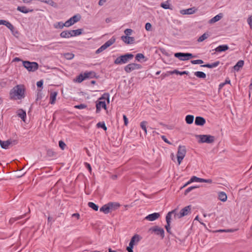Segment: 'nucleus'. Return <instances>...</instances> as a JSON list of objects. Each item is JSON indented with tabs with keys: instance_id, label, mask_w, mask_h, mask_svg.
Here are the masks:
<instances>
[{
	"instance_id": "6ab92c4d",
	"label": "nucleus",
	"mask_w": 252,
	"mask_h": 252,
	"mask_svg": "<svg viewBox=\"0 0 252 252\" xmlns=\"http://www.w3.org/2000/svg\"><path fill=\"white\" fill-rule=\"evenodd\" d=\"M121 39L126 44H132L134 41L133 37L129 36L123 35L121 36Z\"/></svg>"
},
{
	"instance_id": "dca6fc26",
	"label": "nucleus",
	"mask_w": 252,
	"mask_h": 252,
	"mask_svg": "<svg viewBox=\"0 0 252 252\" xmlns=\"http://www.w3.org/2000/svg\"><path fill=\"white\" fill-rule=\"evenodd\" d=\"M111 204H106L102 206L99 209L100 212L107 214L111 212Z\"/></svg>"
},
{
	"instance_id": "423d86ee",
	"label": "nucleus",
	"mask_w": 252,
	"mask_h": 252,
	"mask_svg": "<svg viewBox=\"0 0 252 252\" xmlns=\"http://www.w3.org/2000/svg\"><path fill=\"white\" fill-rule=\"evenodd\" d=\"M23 66L29 71L34 72L38 68V64L36 62H30L29 61H23Z\"/></svg>"
},
{
	"instance_id": "39448f33",
	"label": "nucleus",
	"mask_w": 252,
	"mask_h": 252,
	"mask_svg": "<svg viewBox=\"0 0 252 252\" xmlns=\"http://www.w3.org/2000/svg\"><path fill=\"white\" fill-rule=\"evenodd\" d=\"M196 137L198 138V142L199 143H213L215 140V137L214 136L211 135H197Z\"/></svg>"
},
{
	"instance_id": "603ef678",
	"label": "nucleus",
	"mask_w": 252,
	"mask_h": 252,
	"mask_svg": "<svg viewBox=\"0 0 252 252\" xmlns=\"http://www.w3.org/2000/svg\"><path fill=\"white\" fill-rule=\"evenodd\" d=\"M248 23L250 25V28L252 29V16H250L248 17L247 20Z\"/></svg>"
},
{
	"instance_id": "f03ea898",
	"label": "nucleus",
	"mask_w": 252,
	"mask_h": 252,
	"mask_svg": "<svg viewBox=\"0 0 252 252\" xmlns=\"http://www.w3.org/2000/svg\"><path fill=\"white\" fill-rule=\"evenodd\" d=\"M109 103V94L108 93H105L96 101V113L100 112L101 109H106V101Z\"/></svg>"
},
{
	"instance_id": "393cba45",
	"label": "nucleus",
	"mask_w": 252,
	"mask_h": 252,
	"mask_svg": "<svg viewBox=\"0 0 252 252\" xmlns=\"http://www.w3.org/2000/svg\"><path fill=\"white\" fill-rule=\"evenodd\" d=\"M17 9L23 13H28L33 11V9H28L26 6H18Z\"/></svg>"
},
{
	"instance_id": "774afa93",
	"label": "nucleus",
	"mask_w": 252,
	"mask_h": 252,
	"mask_svg": "<svg viewBox=\"0 0 252 252\" xmlns=\"http://www.w3.org/2000/svg\"><path fill=\"white\" fill-rule=\"evenodd\" d=\"M225 84H230V80L227 78L225 80V81L224 82Z\"/></svg>"
},
{
	"instance_id": "6e6552de",
	"label": "nucleus",
	"mask_w": 252,
	"mask_h": 252,
	"mask_svg": "<svg viewBox=\"0 0 252 252\" xmlns=\"http://www.w3.org/2000/svg\"><path fill=\"white\" fill-rule=\"evenodd\" d=\"M186 154V149L185 146H179L178 149L177 157L178 164H180Z\"/></svg>"
},
{
	"instance_id": "c756f323",
	"label": "nucleus",
	"mask_w": 252,
	"mask_h": 252,
	"mask_svg": "<svg viewBox=\"0 0 252 252\" xmlns=\"http://www.w3.org/2000/svg\"><path fill=\"white\" fill-rule=\"evenodd\" d=\"M218 196L219 200L222 202L226 201L227 198L226 193L223 191L220 192Z\"/></svg>"
},
{
	"instance_id": "7c9ffc66",
	"label": "nucleus",
	"mask_w": 252,
	"mask_h": 252,
	"mask_svg": "<svg viewBox=\"0 0 252 252\" xmlns=\"http://www.w3.org/2000/svg\"><path fill=\"white\" fill-rule=\"evenodd\" d=\"M244 62L243 60L239 61L234 66L233 68L235 70L238 71L241 67L244 65Z\"/></svg>"
},
{
	"instance_id": "cd10ccee",
	"label": "nucleus",
	"mask_w": 252,
	"mask_h": 252,
	"mask_svg": "<svg viewBox=\"0 0 252 252\" xmlns=\"http://www.w3.org/2000/svg\"><path fill=\"white\" fill-rule=\"evenodd\" d=\"M198 178H199L198 177L195 176H192L191 177V178L190 179V180L187 183H186L181 188V189L186 187L187 186H188V185L190 184V183H191L192 182H198V180H199Z\"/></svg>"
},
{
	"instance_id": "5701e85b",
	"label": "nucleus",
	"mask_w": 252,
	"mask_h": 252,
	"mask_svg": "<svg viewBox=\"0 0 252 252\" xmlns=\"http://www.w3.org/2000/svg\"><path fill=\"white\" fill-rule=\"evenodd\" d=\"M222 17V13H220V14L217 15L216 16H215V17H214L213 18H212V19H211L209 20V23L210 24H213L214 23H216V22L219 21Z\"/></svg>"
},
{
	"instance_id": "72a5a7b5",
	"label": "nucleus",
	"mask_w": 252,
	"mask_h": 252,
	"mask_svg": "<svg viewBox=\"0 0 252 252\" xmlns=\"http://www.w3.org/2000/svg\"><path fill=\"white\" fill-rule=\"evenodd\" d=\"M160 6L165 9H172V6L169 3V1L167 0L165 2H162L160 4Z\"/></svg>"
},
{
	"instance_id": "a19ab883",
	"label": "nucleus",
	"mask_w": 252,
	"mask_h": 252,
	"mask_svg": "<svg viewBox=\"0 0 252 252\" xmlns=\"http://www.w3.org/2000/svg\"><path fill=\"white\" fill-rule=\"evenodd\" d=\"M108 204H111L112 205V206L111 207V211L118 208L120 206L119 203L116 202H110L108 203Z\"/></svg>"
},
{
	"instance_id": "ea45409f",
	"label": "nucleus",
	"mask_w": 252,
	"mask_h": 252,
	"mask_svg": "<svg viewBox=\"0 0 252 252\" xmlns=\"http://www.w3.org/2000/svg\"><path fill=\"white\" fill-rule=\"evenodd\" d=\"M64 27H65V23L62 22H59L54 25V27L56 29H63Z\"/></svg>"
},
{
	"instance_id": "f257e3e1",
	"label": "nucleus",
	"mask_w": 252,
	"mask_h": 252,
	"mask_svg": "<svg viewBox=\"0 0 252 252\" xmlns=\"http://www.w3.org/2000/svg\"><path fill=\"white\" fill-rule=\"evenodd\" d=\"M25 89L23 85H17L13 87L9 92L11 99H21L25 97Z\"/></svg>"
},
{
	"instance_id": "4be33fe9",
	"label": "nucleus",
	"mask_w": 252,
	"mask_h": 252,
	"mask_svg": "<svg viewBox=\"0 0 252 252\" xmlns=\"http://www.w3.org/2000/svg\"><path fill=\"white\" fill-rule=\"evenodd\" d=\"M11 143L10 140L2 141L0 140V145L2 149H7Z\"/></svg>"
},
{
	"instance_id": "bb28decb",
	"label": "nucleus",
	"mask_w": 252,
	"mask_h": 252,
	"mask_svg": "<svg viewBox=\"0 0 252 252\" xmlns=\"http://www.w3.org/2000/svg\"><path fill=\"white\" fill-rule=\"evenodd\" d=\"M57 94H58V93L56 92H52L50 94V103L51 104H55Z\"/></svg>"
},
{
	"instance_id": "bf43d9fd",
	"label": "nucleus",
	"mask_w": 252,
	"mask_h": 252,
	"mask_svg": "<svg viewBox=\"0 0 252 252\" xmlns=\"http://www.w3.org/2000/svg\"><path fill=\"white\" fill-rule=\"evenodd\" d=\"M219 232H234V230L231 229H227V230H225V229H223V230H222V229H220V230L218 231Z\"/></svg>"
},
{
	"instance_id": "37998d69",
	"label": "nucleus",
	"mask_w": 252,
	"mask_h": 252,
	"mask_svg": "<svg viewBox=\"0 0 252 252\" xmlns=\"http://www.w3.org/2000/svg\"><path fill=\"white\" fill-rule=\"evenodd\" d=\"M87 107L85 104H80L79 105H75L74 107L76 109H83L86 108Z\"/></svg>"
},
{
	"instance_id": "c9c22d12",
	"label": "nucleus",
	"mask_w": 252,
	"mask_h": 252,
	"mask_svg": "<svg viewBox=\"0 0 252 252\" xmlns=\"http://www.w3.org/2000/svg\"><path fill=\"white\" fill-rule=\"evenodd\" d=\"M4 25L9 29L12 32H13L14 27L9 22L5 20Z\"/></svg>"
},
{
	"instance_id": "473e14b6",
	"label": "nucleus",
	"mask_w": 252,
	"mask_h": 252,
	"mask_svg": "<svg viewBox=\"0 0 252 252\" xmlns=\"http://www.w3.org/2000/svg\"><path fill=\"white\" fill-rule=\"evenodd\" d=\"M169 73L170 74H180L181 75H184V74L188 75L189 74L188 71H179L176 69H175L173 71H170Z\"/></svg>"
},
{
	"instance_id": "79ce46f5",
	"label": "nucleus",
	"mask_w": 252,
	"mask_h": 252,
	"mask_svg": "<svg viewBox=\"0 0 252 252\" xmlns=\"http://www.w3.org/2000/svg\"><path fill=\"white\" fill-rule=\"evenodd\" d=\"M96 126L98 128L100 127L103 128L104 130H107V127L105 126L104 122H99L96 124Z\"/></svg>"
},
{
	"instance_id": "e2e57ef3",
	"label": "nucleus",
	"mask_w": 252,
	"mask_h": 252,
	"mask_svg": "<svg viewBox=\"0 0 252 252\" xmlns=\"http://www.w3.org/2000/svg\"><path fill=\"white\" fill-rule=\"evenodd\" d=\"M146 123V122L143 121V130H144L145 132L147 133V129L145 125Z\"/></svg>"
},
{
	"instance_id": "e433bc0d",
	"label": "nucleus",
	"mask_w": 252,
	"mask_h": 252,
	"mask_svg": "<svg viewBox=\"0 0 252 252\" xmlns=\"http://www.w3.org/2000/svg\"><path fill=\"white\" fill-rule=\"evenodd\" d=\"M209 36V34L207 32L204 33L201 36H200L197 39V41L198 42H202L206 39H207Z\"/></svg>"
},
{
	"instance_id": "4d7b16f0",
	"label": "nucleus",
	"mask_w": 252,
	"mask_h": 252,
	"mask_svg": "<svg viewBox=\"0 0 252 252\" xmlns=\"http://www.w3.org/2000/svg\"><path fill=\"white\" fill-rule=\"evenodd\" d=\"M142 59V53H138L135 57V59L137 61H140Z\"/></svg>"
},
{
	"instance_id": "f3484780",
	"label": "nucleus",
	"mask_w": 252,
	"mask_h": 252,
	"mask_svg": "<svg viewBox=\"0 0 252 252\" xmlns=\"http://www.w3.org/2000/svg\"><path fill=\"white\" fill-rule=\"evenodd\" d=\"M159 217L160 214L158 213H154L146 216L145 219L149 221H154L158 219Z\"/></svg>"
},
{
	"instance_id": "f704fd0d",
	"label": "nucleus",
	"mask_w": 252,
	"mask_h": 252,
	"mask_svg": "<svg viewBox=\"0 0 252 252\" xmlns=\"http://www.w3.org/2000/svg\"><path fill=\"white\" fill-rule=\"evenodd\" d=\"M194 75L199 78H205L206 74L202 71H196L194 72Z\"/></svg>"
},
{
	"instance_id": "20e7f679",
	"label": "nucleus",
	"mask_w": 252,
	"mask_h": 252,
	"mask_svg": "<svg viewBox=\"0 0 252 252\" xmlns=\"http://www.w3.org/2000/svg\"><path fill=\"white\" fill-rule=\"evenodd\" d=\"M134 56L132 54H126L124 55H122L114 61V63L116 64H122L126 63L128 61L131 60Z\"/></svg>"
},
{
	"instance_id": "aec40b11",
	"label": "nucleus",
	"mask_w": 252,
	"mask_h": 252,
	"mask_svg": "<svg viewBox=\"0 0 252 252\" xmlns=\"http://www.w3.org/2000/svg\"><path fill=\"white\" fill-rule=\"evenodd\" d=\"M17 114L24 122H25L26 118V113L25 111L23 109H19L17 111Z\"/></svg>"
},
{
	"instance_id": "49530a36",
	"label": "nucleus",
	"mask_w": 252,
	"mask_h": 252,
	"mask_svg": "<svg viewBox=\"0 0 252 252\" xmlns=\"http://www.w3.org/2000/svg\"><path fill=\"white\" fill-rule=\"evenodd\" d=\"M74 55L72 53H66L64 54V57L67 60H71L73 58Z\"/></svg>"
},
{
	"instance_id": "58836bf2",
	"label": "nucleus",
	"mask_w": 252,
	"mask_h": 252,
	"mask_svg": "<svg viewBox=\"0 0 252 252\" xmlns=\"http://www.w3.org/2000/svg\"><path fill=\"white\" fill-rule=\"evenodd\" d=\"M84 74L81 73L78 76L76 77L75 81L78 83H81L85 80Z\"/></svg>"
},
{
	"instance_id": "0e129e2a",
	"label": "nucleus",
	"mask_w": 252,
	"mask_h": 252,
	"mask_svg": "<svg viewBox=\"0 0 252 252\" xmlns=\"http://www.w3.org/2000/svg\"><path fill=\"white\" fill-rule=\"evenodd\" d=\"M169 75V74L168 73H162L161 75V79H163L164 78H165L166 77L168 76Z\"/></svg>"
},
{
	"instance_id": "5fc2aeb1",
	"label": "nucleus",
	"mask_w": 252,
	"mask_h": 252,
	"mask_svg": "<svg viewBox=\"0 0 252 252\" xmlns=\"http://www.w3.org/2000/svg\"><path fill=\"white\" fill-rule=\"evenodd\" d=\"M23 218V216H21L19 217H17L16 218H12L9 221L10 222H13L14 221L20 220L21 219Z\"/></svg>"
},
{
	"instance_id": "a18cd8bd",
	"label": "nucleus",
	"mask_w": 252,
	"mask_h": 252,
	"mask_svg": "<svg viewBox=\"0 0 252 252\" xmlns=\"http://www.w3.org/2000/svg\"><path fill=\"white\" fill-rule=\"evenodd\" d=\"M198 188L197 186H191L187 189L184 192L185 195H187L188 193L191 191L192 189Z\"/></svg>"
},
{
	"instance_id": "4c0bfd02",
	"label": "nucleus",
	"mask_w": 252,
	"mask_h": 252,
	"mask_svg": "<svg viewBox=\"0 0 252 252\" xmlns=\"http://www.w3.org/2000/svg\"><path fill=\"white\" fill-rule=\"evenodd\" d=\"M88 205L89 207H90L94 211H96L98 209V206L94 202H89Z\"/></svg>"
},
{
	"instance_id": "0eeeda50",
	"label": "nucleus",
	"mask_w": 252,
	"mask_h": 252,
	"mask_svg": "<svg viewBox=\"0 0 252 252\" xmlns=\"http://www.w3.org/2000/svg\"><path fill=\"white\" fill-rule=\"evenodd\" d=\"M191 211V205L186 206L183 208L179 213H176V212L174 214V218L177 219H180L185 216L188 215L190 213Z\"/></svg>"
},
{
	"instance_id": "13d9d810",
	"label": "nucleus",
	"mask_w": 252,
	"mask_h": 252,
	"mask_svg": "<svg viewBox=\"0 0 252 252\" xmlns=\"http://www.w3.org/2000/svg\"><path fill=\"white\" fill-rule=\"evenodd\" d=\"M43 82L42 80H40L38 81L36 83V85L37 87H41L43 85Z\"/></svg>"
},
{
	"instance_id": "f8f14e48",
	"label": "nucleus",
	"mask_w": 252,
	"mask_h": 252,
	"mask_svg": "<svg viewBox=\"0 0 252 252\" xmlns=\"http://www.w3.org/2000/svg\"><path fill=\"white\" fill-rule=\"evenodd\" d=\"M174 56L176 58H178L179 60L181 61H186L188 60L193 57V56L192 54L189 53H176L174 54Z\"/></svg>"
},
{
	"instance_id": "6e6d98bb",
	"label": "nucleus",
	"mask_w": 252,
	"mask_h": 252,
	"mask_svg": "<svg viewBox=\"0 0 252 252\" xmlns=\"http://www.w3.org/2000/svg\"><path fill=\"white\" fill-rule=\"evenodd\" d=\"M162 139L166 143H168L169 144H171V143L168 140V139L166 138V136L164 135L161 136Z\"/></svg>"
},
{
	"instance_id": "338daca9",
	"label": "nucleus",
	"mask_w": 252,
	"mask_h": 252,
	"mask_svg": "<svg viewBox=\"0 0 252 252\" xmlns=\"http://www.w3.org/2000/svg\"><path fill=\"white\" fill-rule=\"evenodd\" d=\"M21 61V59H20L18 57H16L14 59H13V62H19V61Z\"/></svg>"
},
{
	"instance_id": "9d476101",
	"label": "nucleus",
	"mask_w": 252,
	"mask_h": 252,
	"mask_svg": "<svg viewBox=\"0 0 252 252\" xmlns=\"http://www.w3.org/2000/svg\"><path fill=\"white\" fill-rule=\"evenodd\" d=\"M140 241V236L137 234L134 235L132 238L129 243V246L127 247L126 250L128 252H133L132 249L133 248L134 245L137 244L138 242Z\"/></svg>"
},
{
	"instance_id": "ddd939ff",
	"label": "nucleus",
	"mask_w": 252,
	"mask_h": 252,
	"mask_svg": "<svg viewBox=\"0 0 252 252\" xmlns=\"http://www.w3.org/2000/svg\"><path fill=\"white\" fill-rule=\"evenodd\" d=\"M176 211V209H174L170 212H169L166 216V225L165 228L167 232L170 234L171 233L170 231V222L171 220L172 214Z\"/></svg>"
},
{
	"instance_id": "3c124183",
	"label": "nucleus",
	"mask_w": 252,
	"mask_h": 252,
	"mask_svg": "<svg viewBox=\"0 0 252 252\" xmlns=\"http://www.w3.org/2000/svg\"><path fill=\"white\" fill-rule=\"evenodd\" d=\"M145 29L148 31L152 30V25L150 23H147L145 25Z\"/></svg>"
},
{
	"instance_id": "2eb2a0df",
	"label": "nucleus",
	"mask_w": 252,
	"mask_h": 252,
	"mask_svg": "<svg viewBox=\"0 0 252 252\" xmlns=\"http://www.w3.org/2000/svg\"><path fill=\"white\" fill-rule=\"evenodd\" d=\"M81 19V16L79 14H77L74 15L73 17L69 18L68 20H67L65 23V27H69L73 25L75 23H77L79 21H80Z\"/></svg>"
},
{
	"instance_id": "69168bd1",
	"label": "nucleus",
	"mask_w": 252,
	"mask_h": 252,
	"mask_svg": "<svg viewBox=\"0 0 252 252\" xmlns=\"http://www.w3.org/2000/svg\"><path fill=\"white\" fill-rule=\"evenodd\" d=\"M72 217H76L77 219H79L80 218V215L78 213H74L72 215Z\"/></svg>"
},
{
	"instance_id": "2f4dec72",
	"label": "nucleus",
	"mask_w": 252,
	"mask_h": 252,
	"mask_svg": "<svg viewBox=\"0 0 252 252\" xmlns=\"http://www.w3.org/2000/svg\"><path fill=\"white\" fill-rule=\"evenodd\" d=\"M194 120V116L191 115H188L186 117L185 121L187 124H191Z\"/></svg>"
},
{
	"instance_id": "680f3d73",
	"label": "nucleus",
	"mask_w": 252,
	"mask_h": 252,
	"mask_svg": "<svg viewBox=\"0 0 252 252\" xmlns=\"http://www.w3.org/2000/svg\"><path fill=\"white\" fill-rule=\"evenodd\" d=\"M106 1V0H99L98 1V4L100 6H102Z\"/></svg>"
},
{
	"instance_id": "a878e982",
	"label": "nucleus",
	"mask_w": 252,
	"mask_h": 252,
	"mask_svg": "<svg viewBox=\"0 0 252 252\" xmlns=\"http://www.w3.org/2000/svg\"><path fill=\"white\" fill-rule=\"evenodd\" d=\"M220 61H217L212 63H207L204 65H202L201 66L211 68L217 67L220 64Z\"/></svg>"
},
{
	"instance_id": "de8ad7c7",
	"label": "nucleus",
	"mask_w": 252,
	"mask_h": 252,
	"mask_svg": "<svg viewBox=\"0 0 252 252\" xmlns=\"http://www.w3.org/2000/svg\"><path fill=\"white\" fill-rule=\"evenodd\" d=\"M191 63L192 64H202L203 63V61L202 60H192L191 61Z\"/></svg>"
},
{
	"instance_id": "1a4fd4ad",
	"label": "nucleus",
	"mask_w": 252,
	"mask_h": 252,
	"mask_svg": "<svg viewBox=\"0 0 252 252\" xmlns=\"http://www.w3.org/2000/svg\"><path fill=\"white\" fill-rule=\"evenodd\" d=\"M149 231L152 233H154L156 235L159 236L161 239H163L164 237V229L157 225H155L149 228Z\"/></svg>"
},
{
	"instance_id": "c03bdc74",
	"label": "nucleus",
	"mask_w": 252,
	"mask_h": 252,
	"mask_svg": "<svg viewBox=\"0 0 252 252\" xmlns=\"http://www.w3.org/2000/svg\"><path fill=\"white\" fill-rule=\"evenodd\" d=\"M198 182H201V183H212V180L211 179H204L202 178H198Z\"/></svg>"
},
{
	"instance_id": "4468645a",
	"label": "nucleus",
	"mask_w": 252,
	"mask_h": 252,
	"mask_svg": "<svg viewBox=\"0 0 252 252\" xmlns=\"http://www.w3.org/2000/svg\"><path fill=\"white\" fill-rule=\"evenodd\" d=\"M141 68V65L139 64L135 63H129L125 67V70L127 73H130L133 71L138 70Z\"/></svg>"
},
{
	"instance_id": "8fccbe9b",
	"label": "nucleus",
	"mask_w": 252,
	"mask_h": 252,
	"mask_svg": "<svg viewBox=\"0 0 252 252\" xmlns=\"http://www.w3.org/2000/svg\"><path fill=\"white\" fill-rule=\"evenodd\" d=\"M60 147L62 150H64L66 147V144L63 141H60L59 142Z\"/></svg>"
},
{
	"instance_id": "b1692460",
	"label": "nucleus",
	"mask_w": 252,
	"mask_h": 252,
	"mask_svg": "<svg viewBox=\"0 0 252 252\" xmlns=\"http://www.w3.org/2000/svg\"><path fill=\"white\" fill-rule=\"evenodd\" d=\"M229 49L228 46L227 45H221L217 47L215 49V51L217 52H221L227 50Z\"/></svg>"
},
{
	"instance_id": "c85d7f7f",
	"label": "nucleus",
	"mask_w": 252,
	"mask_h": 252,
	"mask_svg": "<svg viewBox=\"0 0 252 252\" xmlns=\"http://www.w3.org/2000/svg\"><path fill=\"white\" fill-rule=\"evenodd\" d=\"M83 74L85 79L87 78H93L95 76V73L93 71L85 72Z\"/></svg>"
},
{
	"instance_id": "412c9836",
	"label": "nucleus",
	"mask_w": 252,
	"mask_h": 252,
	"mask_svg": "<svg viewBox=\"0 0 252 252\" xmlns=\"http://www.w3.org/2000/svg\"><path fill=\"white\" fill-rule=\"evenodd\" d=\"M195 11V9L194 7L186 9H183L181 10V13L184 15L185 14H192L194 13Z\"/></svg>"
},
{
	"instance_id": "a211bd4d",
	"label": "nucleus",
	"mask_w": 252,
	"mask_h": 252,
	"mask_svg": "<svg viewBox=\"0 0 252 252\" xmlns=\"http://www.w3.org/2000/svg\"><path fill=\"white\" fill-rule=\"evenodd\" d=\"M205 123L206 120L204 118L200 116H197L196 117L195 120V124L196 126H202L205 124Z\"/></svg>"
},
{
	"instance_id": "9b49d317",
	"label": "nucleus",
	"mask_w": 252,
	"mask_h": 252,
	"mask_svg": "<svg viewBox=\"0 0 252 252\" xmlns=\"http://www.w3.org/2000/svg\"><path fill=\"white\" fill-rule=\"evenodd\" d=\"M115 42V38L114 37H112L109 40L106 41L103 45L101 46L98 49L96 50L95 51L96 54H99L102 52L105 49H106L108 47L112 45Z\"/></svg>"
},
{
	"instance_id": "864d4df0",
	"label": "nucleus",
	"mask_w": 252,
	"mask_h": 252,
	"mask_svg": "<svg viewBox=\"0 0 252 252\" xmlns=\"http://www.w3.org/2000/svg\"><path fill=\"white\" fill-rule=\"evenodd\" d=\"M123 119L124 121V124L126 126L128 123V119L127 118L126 115H123Z\"/></svg>"
},
{
	"instance_id": "09e8293b",
	"label": "nucleus",
	"mask_w": 252,
	"mask_h": 252,
	"mask_svg": "<svg viewBox=\"0 0 252 252\" xmlns=\"http://www.w3.org/2000/svg\"><path fill=\"white\" fill-rule=\"evenodd\" d=\"M133 31L130 29H127L125 30L124 33L126 34L125 36H129L132 34Z\"/></svg>"
},
{
	"instance_id": "052dcab7",
	"label": "nucleus",
	"mask_w": 252,
	"mask_h": 252,
	"mask_svg": "<svg viewBox=\"0 0 252 252\" xmlns=\"http://www.w3.org/2000/svg\"><path fill=\"white\" fill-rule=\"evenodd\" d=\"M85 164L86 165V167L88 168V169L89 170V171L91 172L92 167H91V165L89 163H87V162L85 163Z\"/></svg>"
},
{
	"instance_id": "7ed1b4c3",
	"label": "nucleus",
	"mask_w": 252,
	"mask_h": 252,
	"mask_svg": "<svg viewBox=\"0 0 252 252\" xmlns=\"http://www.w3.org/2000/svg\"><path fill=\"white\" fill-rule=\"evenodd\" d=\"M82 31L83 30L81 29L75 30H66L63 31L60 35L62 38H69L81 35Z\"/></svg>"
}]
</instances>
